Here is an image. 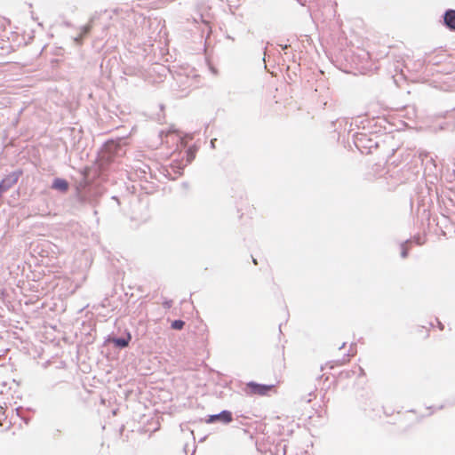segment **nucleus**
<instances>
[{"label":"nucleus","mask_w":455,"mask_h":455,"mask_svg":"<svg viewBox=\"0 0 455 455\" xmlns=\"http://www.w3.org/2000/svg\"><path fill=\"white\" fill-rule=\"evenodd\" d=\"M252 262H253L255 265H257V264H258L257 259H254V258H252Z\"/></svg>","instance_id":"4be33fe9"},{"label":"nucleus","mask_w":455,"mask_h":455,"mask_svg":"<svg viewBox=\"0 0 455 455\" xmlns=\"http://www.w3.org/2000/svg\"><path fill=\"white\" fill-rule=\"evenodd\" d=\"M174 79L176 81L177 85L180 88L181 92L196 86V75L189 76L188 75L177 73L176 76H174Z\"/></svg>","instance_id":"7ed1b4c3"},{"label":"nucleus","mask_w":455,"mask_h":455,"mask_svg":"<svg viewBox=\"0 0 455 455\" xmlns=\"http://www.w3.org/2000/svg\"><path fill=\"white\" fill-rule=\"evenodd\" d=\"M185 325V322L180 320V319H178V320H174L172 323V328L173 330H182L183 327Z\"/></svg>","instance_id":"f8f14e48"},{"label":"nucleus","mask_w":455,"mask_h":455,"mask_svg":"<svg viewBox=\"0 0 455 455\" xmlns=\"http://www.w3.org/2000/svg\"><path fill=\"white\" fill-rule=\"evenodd\" d=\"M347 360L344 359L343 362H338L339 364H343Z\"/></svg>","instance_id":"b1692460"},{"label":"nucleus","mask_w":455,"mask_h":455,"mask_svg":"<svg viewBox=\"0 0 455 455\" xmlns=\"http://www.w3.org/2000/svg\"><path fill=\"white\" fill-rule=\"evenodd\" d=\"M409 243H410V240H407L403 243L401 244V256L403 259L408 256V248L406 245Z\"/></svg>","instance_id":"ddd939ff"},{"label":"nucleus","mask_w":455,"mask_h":455,"mask_svg":"<svg viewBox=\"0 0 455 455\" xmlns=\"http://www.w3.org/2000/svg\"><path fill=\"white\" fill-rule=\"evenodd\" d=\"M40 286H42V283L40 282L30 283V305L39 301L40 298L45 294L43 288L41 291H39Z\"/></svg>","instance_id":"423d86ee"},{"label":"nucleus","mask_w":455,"mask_h":455,"mask_svg":"<svg viewBox=\"0 0 455 455\" xmlns=\"http://www.w3.org/2000/svg\"><path fill=\"white\" fill-rule=\"evenodd\" d=\"M416 242H417L418 244H422L423 243V242H421L419 237L417 238Z\"/></svg>","instance_id":"412c9836"},{"label":"nucleus","mask_w":455,"mask_h":455,"mask_svg":"<svg viewBox=\"0 0 455 455\" xmlns=\"http://www.w3.org/2000/svg\"><path fill=\"white\" fill-rule=\"evenodd\" d=\"M16 181L17 179L14 176H8L0 182V198L2 197L3 193L11 188Z\"/></svg>","instance_id":"9d476101"},{"label":"nucleus","mask_w":455,"mask_h":455,"mask_svg":"<svg viewBox=\"0 0 455 455\" xmlns=\"http://www.w3.org/2000/svg\"><path fill=\"white\" fill-rule=\"evenodd\" d=\"M100 14L97 12L92 15L88 23L79 28V33L76 36L71 37L72 41L76 45H82L84 37L91 32Z\"/></svg>","instance_id":"f03ea898"},{"label":"nucleus","mask_w":455,"mask_h":455,"mask_svg":"<svg viewBox=\"0 0 455 455\" xmlns=\"http://www.w3.org/2000/svg\"><path fill=\"white\" fill-rule=\"evenodd\" d=\"M233 419L232 413L229 411H222L221 412L218 414L210 415L208 419L206 420L207 423H214L216 421H221L225 424H228L231 422Z\"/></svg>","instance_id":"39448f33"},{"label":"nucleus","mask_w":455,"mask_h":455,"mask_svg":"<svg viewBox=\"0 0 455 455\" xmlns=\"http://www.w3.org/2000/svg\"><path fill=\"white\" fill-rule=\"evenodd\" d=\"M124 73H125L126 75H128V76H130V75H132V74H133L132 72H131V71L129 70V68H127V70H126Z\"/></svg>","instance_id":"6ab92c4d"},{"label":"nucleus","mask_w":455,"mask_h":455,"mask_svg":"<svg viewBox=\"0 0 455 455\" xmlns=\"http://www.w3.org/2000/svg\"><path fill=\"white\" fill-rule=\"evenodd\" d=\"M147 170H150V168L148 165H145V168H143L142 172L147 173Z\"/></svg>","instance_id":"f3484780"},{"label":"nucleus","mask_w":455,"mask_h":455,"mask_svg":"<svg viewBox=\"0 0 455 455\" xmlns=\"http://www.w3.org/2000/svg\"><path fill=\"white\" fill-rule=\"evenodd\" d=\"M183 172V167L180 164H172L170 166V171H168V174L172 175L174 173L176 175H181Z\"/></svg>","instance_id":"9b49d317"},{"label":"nucleus","mask_w":455,"mask_h":455,"mask_svg":"<svg viewBox=\"0 0 455 455\" xmlns=\"http://www.w3.org/2000/svg\"><path fill=\"white\" fill-rule=\"evenodd\" d=\"M215 141H216V139L211 140V145L212 148L215 147V145H214Z\"/></svg>","instance_id":"aec40b11"},{"label":"nucleus","mask_w":455,"mask_h":455,"mask_svg":"<svg viewBox=\"0 0 455 455\" xmlns=\"http://www.w3.org/2000/svg\"><path fill=\"white\" fill-rule=\"evenodd\" d=\"M32 260H34L36 262V258L33 255L30 254V261H29V264L31 265L32 264Z\"/></svg>","instance_id":"dca6fc26"},{"label":"nucleus","mask_w":455,"mask_h":455,"mask_svg":"<svg viewBox=\"0 0 455 455\" xmlns=\"http://www.w3.org/2000/svg\"><path fill=\"white\" fill-rule=\"evenodd\" d=\"M194 158H195V152H194L191 148H189V149L188 150V159H187V163H188V164H190V163L194 160Z\"/></svg>","instance_id":"4468645a"},{"label":"nucleus","mask_w":455,"mask_h":455,"mask_svg":"<svg viewBox=\"0 0 455 455\" xmlns=\"http://www.w3.org/2000/svg\"><path fill=\"white\" fill-rule=\"evenodd\" d=\"M443 24L451 31H455V10L448 9L443 14Z\"/></svg>","instance_id":"0eeeda50"},{"label":"nucleus","mask_w":455,"mask_h":455,"mask_svg":"<svg viewBox=\"0 0 455 455\" xmlns=\"http://www.w3.org/2000/svg\"><path fill=\"white\" fill-rule=\"evenodd\" d=\"M437 323H438L440 330H443V324L439 321H437Z\"/></svg>","instance_id":"a211bd4d"},{"label":"nucleus","mask_w":455,"mask_h":455,"mask_svg":"<svg viewBox=\"0 0 455 455\" xmlns=\"http://www.w3.org/2000/svg\"><path fill=\"white\" fill-rule=\"evenodd\" d=\"M131 339V333L129 331H126L124 337L112 338L111 342L118 348H125L129 346Z\"/></svg>","instance_id":"6e6552de"},{"label":"nucleus","mask_w":455,"mask_h":455,"mask_svg":"<svg viewBox=\"0 0 455 455\" xmlns=\"http://www.w3.org/2000/svg\"><path fill=\"white\" fill-rule=\"evenodd\" d=\"M273 387V385H264L256 382H249L246 386V392L250 395H265Z\"/></svg>","instance_id":"20e7f679"},{"label":"nucleus","mask_w":455,"mask_h":455,"mask_svg":"<svg viewBox=\"0 0 455 455\" xmlns=\"http://www.w3.org/2000/svg\"><path fill=\"white\" fill-rule=\"evenodd\" d=\"M37 25H38L39 27H42V26H43V24H42L41 22H37Z\"/></svg>","instance_id":"393cba45"},{"label":"nucleus","mask_w":455,"mask_h":455,"mask_svg":"<svg viewBox=\"0 0 455 455\" xmlns=\"http://www.w3.org/2000/svg\"><path fill=\"white\" fill-rule=\"evenodd\" d=\"M164 307L165 308H171L172 306V300H165L164 303H163Z\"/></svg>","instance_id":"2eb2a0df"},{"label":"nucleus","mask_w":455,"mask_h":455,"mask_svg":"<svg viewBox=\"0 0 455 455\" xmlns=\"http://www.w3.org/2000/svg\"><path fill=\"white\" fill-rule=\"evenodd\" d=\"M123 144L122 140H119L117 141L108 140L103 145L99 156V165L100 169H108V165L114 162L116 157H121L125 154Z\"/></svg>","instance_id":"f257e3e1"},{"label":"nucleus","mask_w":455,"mask_h":455,"mask_svg":"<svg viewBox=\"0 0 455 455\" xmlns=\"http://www.w3.org/2000/svg\"><path fill=\"white\" fill-rule=\"evenodd\" d=\"M346 343L344 342L340 347L339 349H342L345 347Z\"/></svg>","instance_id":"5701e85b"},{"label":"nucleus","mask_w":455,"mask_h":455,"mask_svg":"<svg viewBox=\"0 0 455 455\" xmlns=\"http://www.w3.org/2000/svg\"><path fill=\"white\" fill-rule=\"evenodd\" d=\"M52 188L60 192H66L68 189V182L61 178H55L52 184Z\"/></svg>","instance_id":"1a4fd4ad"}]
</instances>
